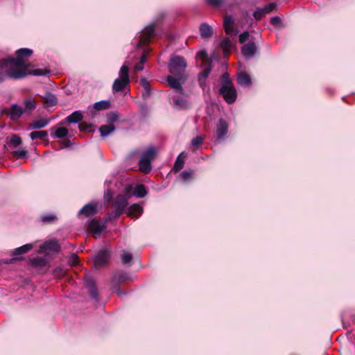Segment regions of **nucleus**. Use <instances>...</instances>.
<instances>
[{
  "label": "nucleus",
  "instance_id": "1",
  "mask_svg": "<svg viewBox=\"0 0 355 355\" xmlns=\"http://www.w3.org/2000/svg\"><path fill=\"white\" fill-rule=\"evenodd\" d=\"M25 77V67L20 59L8 58L0 62V83L8 78L20 79Z\"/></svg>",
  "mask_w": 355,
  "mask_h": 355
},
{
  "label": "nucleus",
  "instance_id": "2",
  "mask_svg": "<svg viewBox=\"0 0 355 355\" xmlns=\"http://www.w3.org/2000/svg\"><path fill=\"white\" fill-rule=\"evenodd\" d=\"M219 93L223 96L224 100L229 104L234 103L237 97V92L229 78V74L225 73L222 76V85Z\"/></svg>",
  "mask_w": 355,
  "mask_h": 355
},
{
  "label": "nucleus",
  "instance_id": "3",
  "mask_svg": "<svg viewBox=\"0 0 355 355\" xmlns=\"http://www.w3.org/2000/svg\"><path fill=\"white\" fill-rule=\"evenodd\" d=\"M131 190H132V185H127L125 187V194L118 195L114 200L112 207L114 209V217L119 216L121 214L128 205V199L132 196Z\"/></svg>",
  "mask_w": 355,
  "mask_h": 355
},
{
  "label": "nucleus",
  "instance_id": "4",
  "mask_svg": "<svg viewBox=\"0 0 355 355\" xmlns=\"http://www.w3.org/2000/svg\"><path fill=\"white\" fill-rule=\"evenodd\" d=\"M130 83L128 64L125 63L119 70V77L114 80L112 85L114 92H119L125 89Z\"/></svg>",
  "mask_w": 355,
  "mask_h": 355
},
{
  "label": "nucleus",
  "instance_id": "5",
  "mask_svg": "<svg viewBox=\"0 0 355 355\" xmlns=\"http://www.w3.org/2000/svg\"><path fill=\"white\" fill-rule=\"evenodd\" d=\"M33 51L26 48L20 49L16 51V55L17 56L16 59H20L24 63L25 67V76L28 74L34 76H44L48 74L49 73L48 69H36L33 71H29V65L25 62V61L23 60V57H28L31 55Z\"/></svg>",
  "mask_w": 355,
  "mask_h": 355
},
{
  "label": "nucleus",
  "instance_id": "6",
  "mask_svg": "<svg viewBox=\"0 0 355 355\" xmlns=\"http://www.w3.org/2000/svg\"><path fill=\"white\" fill-rule=\"evenodd\" d=\"M187 66V62L184 58L180 55H175L172 57L169 61V71L176 76H186L184 71Z\"/></svg>",
  "mask_w": 355,
  "mask_h": 355
},
{
  "label": "nucleus",
  "instance_id": "7",
  "mask_svg": "<svg viewBox=\"0 0 355 355\" xmlns=\"http://www.w3.org/2000/svg\"><path fill=\"white\" fill-rule=\"evenodd\" d=\"M178 78H175L173 76H168L167 77V82L168 85L172 88L176 90V93L180 92V94H182V85L184 83L185 80L187 79L186 76H177Z\"/></svg>",
  "mask_w": 355,
  "mask_h": 355
},
{
  "label": "nucleus",
  "instance_id": "8",
  "mask_svg": "<svg viewBox=\"0 0 355 355\" xmlns=\"http://www.w3.org/2000/svg\"><path fill=\"white\" fill-rule=\"evenodd\" d=\"M183 94V92L182 94L178 92L173 97V107L177 110H186L190 107V103Z\"/></svg>",
  "mask_w": 355,
  "mask_h": 355
},
{
  "label": "nucleus",
  "instance_id": "9",
  "mask_svg": "<svg viewBox=\"0 0 355 355\" xmlns=\"http://www.w3.org/2000/svg\"><path fill=\"white\" fill-rule=\"evenodd\" d=\"M154 25L153 24L146 26L141 32L140 33V40L137 43V46H141L147 44L151 37L154 34Z\"/></svg>",
  "mask_w": 355,
  "mask_h": 355
},
{
  "label": "nucleus",
  "instance_id": "10",
  "mask_svg": "<svg viewBox=\"0 0 355 355\" xmlns=\"http://www.w3.org/2000/svg\"><path fill=\"white\" fill-rule=\"evenodd\" d=\"M109 259L110 252L105 249H103L98 252L94 263L96 267H101L108 261Z\"/></svg>",
  "mask_w": 355,
  "mask_h": 355
},
{
  "label": "nucleus",
  "instance_id": "11",
  "mask_svg": "<svg viewBox=\"0 0 355 355\" xmlns=\"http://www.w3.org/2000/svg\"><path fill=\"white\" fill-rule=\"evenodd\" d=\"M24 114L23 108L17 104H12L7 114L12 121H17Z\"/></svg>",
  "mask_w": 355,
  "mask_h": 355
},
{
  "label": "nucleus",
  "instance_id": "12",
  "mask_svg": "<svg viewBox=\"0 0 355 355\" xmlns=\"http://www.w3.org/2000/svg\"><path fill=\"white\" fill-rule=\"evenodd\" d=\"M83 119V115L81 111L77 110L72 112L70 115L64 119V121H61L60 124H71V123H77L82 121Z\"/></svg>",
  "mask_w": 355,
  "mask_h": 355
},
{
  "label": "nucleus",
  "instance_id": "13",
  "mask_svg": "<svg viewBox=\"0 0 355 355\" xmlns=\"http://www.w3.org/2000/svg\"><path fill=\"white\" fill-rule=\"evenodd\" d=\"M225 33L228 35H236L239 31L234 27V19L231 15H226L223 21Z\"/></svg>",
  "mask_w": 355,
  "mask_h": 355
},
{
  "label": "nucleus",
  "instance_id": "14",
  "mask_svg": "<svg viewBox=\"0 0 355 355\" xmlns=\"http://www.w3.org/2000/svg\"><path fill=\"white\" fill-rule=\"evenodd\" d=\"M51 122L49 118H40L33 121L28 126L27 130L41 129L47 126Z\"/></svg>",
  "mask_w": 355,
  "mask_h": 355
},
{
  "label": "nucleus",
  "instance_id": "15",
  "mask_svg": "<svg viewBox=\"0 0 355 355\" xmlns=\"http://www.w3.org/2000/svg\"><path fill=\"white\" fill-rule=\"evenodd\" d=\"M85 284L89 289L90 296L96 299L98 295L97 289L96 288L95 282L93 278L89 275H85Z\"/></svg>",
  "mask_w": 355,
  "mask_h": 355
},
{
  "label": "nucleus",
  "instance_id": "16",
  "mask_svg": "<svg viewBox=\"0 0 355 355\" xmlns=\"http://www.w3.org/2000/svg\"><path fill=\"white\" fill-rule=\"evenodd\" d=\"M257 51V47L254 42H250L245 44L241 49L242 54L246 59L253 57Z\"/></svg>",
  "mask_w": 355,
  "mask_h": 355
},
{
  "label": "nucleus",
  "instance_id": "17",
  "mask_svg": "<svg viewBox=\"0 0 355 355\" xmlns=\"http://www.w3.org/2000/svg\"><path fill=\"white\" fill-rule=\"evenodd\" d=\"M228 125L226 121L223 119H219L216 125V132L218 139H223L227 133Z\"/></svg>",
  "mask_w": 355,
  "mask_h": 355
},
{
  "label": "nucleus",
  "instance_id": "18",
  "mask_svg": "<svg viewBox=\"0 0 355 355\" xmlns=\"http://www.w3.org/2000/svg\"><path fill=\"white\" fill-rule=\"evenodd\" d=\"M23 106L24 114L29 115L37 107V103L34 99L28 98L24 100Z\"/></svg>",
  "mask_w": 355,
  "mask_h": 355
},
{
  "label": "nucleus",
  "instance_id": "19",
  "mask_svg": "<svg viewBox=\"0 0 355 355\" xmlns=\"http://www.w3.org/2000/svg\"><path fill=\"white\" fill-rule=\"evenodd\" d=\"M143 213V208L137 205L133 204L128 208L127 214L128 216L133 218L139 217Z\"/></svg>",
  "mask_w": 355,
  "mask_h": 355
},
{
  "label": "nucleus",
  "instance_id": "20",
  "mask_svg": "<svg viewBox=\"0 0 355 355\" xmlns=\"http://www.w3.org/2000/svg\"><path fill=\"white\" fill-rule=\"evenodd\" d=\"M211 71L210 68L205 69L203 71H202L198 76V82L200 87L202 89L203 92H205L207 90V84H206V80L208 77L209 73ZM209 90V88H207V91Z\"/></svg>",
  "mask_w": 355,
  "mask_h": 355
},
{
  "label": "nucleus",
  "instance_id": "21",
  "mask_svg": "<svg viewBox=\"0 0 355 355\" xmlns=\"http://www.w3.org/2000/svg\"><path fill=\"white\" fill-rule=\"evenodd\" d=\"M96 212V205L94 203H89L85 205L80 211V214H84L86 216L94 215Z\"/></svg>",
  "mask_w": 355,
  "mask_h": 355
},
{
  "label": "nucleus",
  "instance_id": "22",
  "mask_svg": "<svg viewBox=\"0 0 355 355\" xmlns=\"http://www.w3.org/2000/svg\"><path fill=\"white\" fill-rule=\"evenodd\" d=\"M43 99L44 100L45 107H51L55 105L58 103L55 95L51 92H46L43 96Z\"/></svg>",
  "mask_w": 355,
  "mask_h": 355
},
{
  "label": "nucleus",
  "instance_id": "23",
  "mask_svg": "<svg viewBox=\"0 0 355 355\" xmlns=\"http://www.w3.org/2000/svg\"><path fill=\"white\" fill-rule=\"evenodd\" d=\"M88 230L96 234H100L103 230V226L96 220H92L88 223Z\"/></svg>",
  "mask_w": 355,
  "mask_h": 355
},
{
  "label": "nucleus",
  "instance_id": "24",
  "mask_svg": "<svg viewBox=\"0 0 355 355\" xmlns=\"http://www.w3.org/2000/svg\"><path fill=\"white\" fill-rule=\"evenodd\" d=\"M200 35L203 38L210 37L213 31L211 27L207 23H203L200 26Z\"/></svg>",
  "mask_w": 355,
  "mask_h": 355
},
{
  "label": "nucleus",
  "instance_id": "25",
  "mask_svg": "<svg viewBox=\"0 0 355 355\" xmlns=\"http://www.w3.org/2000/svg\"><path fill=\"white\" fill-rule=\"evenodd\" d=\"M237 81L239 85L244 87H248L251 84V80L250 76L245 73L243 72L240 73L238 75Z\"/></svg>",
  "mask_w": 355,
  "mask_h": 355
},
{
  "label": "nucleus",
  "instance_id": "26",
  "mask_svg": "<svg viewBox=\"0 0 355 355\" xmlns=\"http://www.w3.org/2000/svg\"><path fill=\"white\" fill-rule=\"evenodd\" d=\"M140 84L144 88V92L142 93L143 98H146L149 97L150 96V87L148 80L146 78H142L140 79Z\"/></svg>",
  "mask_w": 355,
  "mask_h": 355
},
{
  "label": "nucleus",
  "instance_id": "27",
  "mask_svg": "<svg viewBox=\"0 0 355 355\" xmlns=\"http://www.w3.org/2000/svg\"><path fill=\"white\" fill-rule=\"evenodd\" d=\"M115 130L114 126L112 124L103 125L99 128V132L101 137H105L113 132Z\"/></svg>",
  "mask_w": 355,
  "mask_h": 355
},
{
  "label": "nucleus",
  "instance_id": "28",
  "mask_svg": "<svg viewBox=\"0 0 355 355\" xmlns=\"http://www.w3.org/2000/svg\"><path fill=\"white\" fill-rule=\"evenodd\" d=\"M139 169L145 173H149L151 170L150 162H149L148 160H146L142 157H141V159L139 160Z\"/></svg>",
  "mask_w": 355,
  "mask_h": 355
},
{
  "label": "nucleus",
  "instance_id": "29",
  "mask_svg": "<svg viewBox=\"0 0 355 355\" xmlns=\"http://www.w3.org/2000/svg\"><path fill=\"white\" fill-rule=\"evenodd\" d=\"M40 248L42 250H50L53 251H58L60 249L59 245L56 241H46Z\"/></svg>",
  "mask_w": 355,
  "mask_h": 355
},
{
  "label": "nucleus",
  "instance_id": "30",
  "mask_svg": "<svg viewBox=\"0 0 355 355\" xmlns=\"http://www.w3.org/2000/svg\"><path fill=\"white\" fill-rule=\"evenodd\" d=\"M156 153V149L150 146L141 155V157L151 162V160L154 158Z\"/></svg>",
  "mask_w": 355,
  "mask_h": 355
},
{
  "label": "nucleus",
  "instance_id": "31",
  "mask_svg": "<svg viewBox=\"0 0 355 355\" xmlns=\"http://www.w3.org/2000/svg\"><path fill=\"white\" fill-rule=\"evenodd\" d=\"M147 192L145 187L143 184L137 185L134 191H131L132 196H135L138 198H143L146 195Z\"/></svg>",
  "mask_w": 355,
  "mask_h": 355
},
{
  "label": "nucleus",
  "instance_id": "32",
  "mask_svg": "<svg viewBox=\"0 0 355 355\" xmlns=\"http://www.w3.org/2000/svg\"><path fill=\"white\" fill-rule=\"evenodd\" d=\"M48 135L47 131L46 130H40V131H33L30 133L29 137L31 139H45Z\"/></svg>",
  "mask_w": 355,
  "mask_h": 355
},
{
  "label": "nucleus",
  "instance_id": "33",
  "mask_svg": "<svg viewBox=\"0 0 355 355\" xmlns=\"http://www.w3.org/2000/svg\"><path fill=\"white\" fill-rule=\"evenodd\" d=\"M33 248V245L31 243L24 245L19 248H17L14 250L13 254L14 255H19L23 254L28 252Z\"/></svg>",
  "mask_w": 355,
  "mask_h": 355
},
{
  "label": "nucleus",
  "instance_id": "34",
  "mask_svg": "<svg viewBox=\"0 0 355 355\" xmlns=\"http://www.w3.org/2000/svg\"><path fill=\"white\" fill-rule=\"evenodd\" d=\"M110 103L108 101H98L93 105L94 108L98 111L107 110L110 107Z\"/></svg>",
  "mask_w": 355,
  "mask_h": 355
},
{
  "label": "nucleus",
  "instance_id": "35",
  "mask_svg": "<svg viewBox=\"0 0 355 355\" xmlns=\"http://www.w3.org/2000/svg\"><path fill=\"white\" fill-rule=\"evenodd\" d=\"M220 47L223 49L224 54L227 55L232 47L231 40L229 38L223 39L220 43Z\"/></svg>",
  "mask_w": 355,
  "mask_h": 355
},
{
  "label": "nucleus",
  "instance_id": "36",
  "mask_svg": "<svg viewBox=\"0 0 355 355\" xmlns=\"http://www.w3.org/2000/svg\"><path fill=\"white\" fill-rule=\"evenodd\" d=\"M184 153H181L178 157H177L176 160H175V162L174 164V166H173V169L175 171H180L183 166H184V159L182 157V155H183Z\"/></svg>",
  "mask_w": 355,
  "mask_h": 355
},
{
  "label": "nucleus",
  "instance_id": "37",
  "mask_svg": "<svg viewBox=\"0 0 355 355\" xmlns=\"http://www.w3.org/2000/svg\"><path fill=\"white\" fill-rule=\"evenodd\" d=\"M277 7L275 3H270L263 8H259V12H262V14L266 15L274 10Z\"/></svg>",
  "mask_w": 355,
  "mask_h": 355
},
{
  "label": "nucleus",
  "instance_id": "38",
  "mask_svg": "<svg viewBox=\"0 0 355 355\" xmlns=\"http://www.w3.org/2000/svg\"><path fill=\"white\" fill-rule=\"evenodd\" d=\"M68 135V130L66 128L60 127L58 128L55 133H54V137L55 138H60L62 139L67 137Z\"/></svg>",
  "mask_w": 355,
  "mask_h": 355
},
{
  "label": "nucleus",
  "instance_id": "39",
  "mask_svg": "<svg viewBox=\"0 0 355 355\" xmlns=\"http://www.w3.org/2000/svg\"><path fill=\"white\" fill-rule=\"evenodd\" d=\"M31 263L34 266L42 267V266H45L46 260H45V259H44L42 257H34V258L31 259Z\"/></svg>",
  "mask_w": 355,
  "mask_h": 355
},
{
  "label": "nucleus",
  "instance_id": "40",
  "mask_svg": "<svg viewBox=\"0 0 355 355\" xmlns=\"http://www.w3.org/2000/svg\"><path fill=\"white\" fill-rule=\"evenodd\" d=\"M21 142V139L18 135H13L10 138V145L13 148H16L19 146Z\"/></svg>",
  "mask_w": 355,
  "mask_h": 355
},
{
  "label": "nucleus",
  "instance_id": "41",
  "mask_svg": "<svg viewBox=\"0 0 355 355\" xmlns=\"http://www.w3.org/2000/svg\"><path fill=\"white\" fill-rule=\"evenodd\" d=\"M132 256L130 253L123 251L121 254V262L123 264H127L131 261Z\"/></svg>",
  "mask_w": 355,
  "mask_h": 355
},
{
  "label": "nucleus",
  "instance_id": "42",
  "mask_svg": "<svg viewBox=\"0 0 355 355\" xmlns=\"http://www.w3.org/2000/svg\"><path fill=\"white\" fill-rule=\"evenodd\" d=\"M12 153L17 158H24L26 155L27 152L24 149H19L14 150Z\"/></svg>",
  "mask_w": 355,
  "mask_h": 355
},
{
  "label": "nucleus",
  "instance_id": "43",
  "mask_svg": "<svg viewBox=\"0 0 355 355\" xmlns=\"http://www.w3.org/2000/svg\"><path fill=\"white\" fill-rule=\"evenodd\" d=\"M56 219V216L54 214H48L42 216L41 220L44 223H51Z\"/></svg>",
  "mask_w": 355,
  "mask_h": 355
},
{
  "label": "nucleus",
  "instance_id": "44",
  "mask_svg": "<svg viewBox=\"0 0 355 355\" xmlns=\"http://www.w3.org/2000/svg\"><path fill=\"white\" fill-rule=\"evenodd\" d=\"M204 138L202 136H198L193 138L191 141L193 146L198 148L203 142Z\"/></svg>",
  "mask_w": 355,
  "mask_h": 355
},
{
  "label": "nucleus",
  "instance_id": "45",
  "mask_svg": "<svg viewBox=\"0 0 355 355\" xmlns=\"http://www.w3.org/2000/svg\"><path fill=\"white\" fill-rule=\"evenodd\" d=\"M68 263L70 266H75L78 263V257L76 254H72L69 258Z\"/></svg>",
  "mask_w": 355,
  "mask_h": 355
},
{
  "label": "nucleus",
  "instance_id": "46",
  "mask_svg": "<svg viewBox=\"0 0 355 355\" xmlns=\"http://www.w3.org/2000/svg\"><path fill=\"white\" fill-rule=\"evenodd\" d=\"M192 174H193V171L191 170L190 171H184L180 173V177L182 178V179L183 180L186 181L191 177Z\"/></svg>",
  "mask_w": 355,
  "mask_h": 355
},
{
  "label": "nucleus",
  "instance_id": "47",
  "mask_svg": "<svg viewBox=\"0 0 355 355\" xmlns=\"http://www.w3.org/2000/svg\"><path fill=\"white\" fill-rule=\"evenodd\" d=\"M206 1L208 3H209L211 6H219L223 2V0H206Z\"/></svg>",
  "mask_w": 355,
  "mask_h": 355
},
{
  "label": "nucleus",
  "instance_id": "48",
  "mask_svg": "<svg viewBox=\"0 0 355 355\" xmlns=\"http://www.w3.org/2000/svg\"><path fill=\"white\" fill-rule=\"evenodd\" d=\"M54 274L55 276L60 277L64 275L65 271L62 268H57L54 270Z\"/></svg>",
  "mask_w": 355,
  "mask_h": 355
},
{
  "label": "nucleus",
  "instance_id": "49",
  "mask_svg": "<svg viewBox=\"0 0 355 355\" xmlns=\"http://www.w3.org/2000/svg\"><path fill=\"white\" fill-rule=\"evenodd\" d=\"M265 15L262 14V12H259V8H257L253 13V16L254 19L257 21L260 20Z\"/></svg>",
  "mask_w": 355,
  "mask_h": 355
},
{
  "label": "nucleus",
  "instance_id": "50",
  "mask_svg": "<svg viewBox=\"0 0 355 355\" xmlns=\"http://www.w3.org/2000/svg\"><path fill=\"white\" fill-rule=\"evenodd\" d=\"M249 37L248 32H244L239 35V42L241 43L245 42Z\"/></svg>",
  "mask_w": 355,
  "mask_h": 355
},
{
  "label": "nucleus",
  "instance_id": "51",
  "mask_svg": "<svg viewBox=\"0 0 355 355\" xmlns=\"http://www.w3.org/2000/svg\"><path fill=\"white\" fill-rule=\"evenodd\" d=\"M270 21L274 26H279L281 24V19L278 17H272Z\"/></svg>",
  "mask_w": 355,
  "mask_h": 355
},
{
  "label": "nucleus",
  "instance_id": "52",
  "mask_svg": "<svg viewBox=\"0 0 355 355\" xmlns=\"http://www.w3.org/2000/svg\"><path fill=\"white\" fill-rule=\"evenodd\" d=\"M118 119V114L115 112H112L108 116V120L110 121H115Z\"/></svg>",
  "mask_w": 355,
  "mask_h": 355
},
{
  "label": "nucleus",
  "instance_id": "53",
  "mask_svg": "<svg viewBox=\"0 0 355 355\" xmlns=\"http://www.w3.org/2000/svg\"><path fill=\"white\" fill-rule=\"evenodd\" d=\"M112 196V193L110 189H107L105 191L104 197H105V200H109L110 199H111Z\"/></svg>",
  "mask_w": 355,
  "mask_h": 355
},
{
  "label": "nucleus",
  "instance_id": "54",
  "mask_svg": "<svg viewBox=\"0 0 355 355\" xmlns=\"http://www.w3.org/2000/svg\"><path fill=\"white\" fill-rule=\"evenodd\" d=\"M144 69V64H141V62H139V64H138L134 67V70L136 71H142Z\"/></svg>",
  "mask_w": 355,
  "mask_h": 355
},
{
  "label": "nucleus",
  "instance_id": "55",
  "mask_svg": "<svg viewBox=\"0 0 355 355\" xmlns=\"http://www.w3.org/2000/svg\"><path fill=\"white\" fill-rule=\"evenodd\" d=\"M146 61V54L144 53L143 55H141V58H140V62H141V64H144Z\"/></svg>",
  "mask_w": 355,
  "mask_h": 355
},
{
  "label": "nucleus",
  "instance_id": "56",
  "mask_svg": "<svg viewBox=\"0 0 355 355\" xmlns=\"http://www.w3.org/2000/svg\"><path fill=\"white\" fill-rule=\"evenodd\" d=\"M198 55L202 58V59H205L207 56V53L205 51H200L199 53H198Z\"/></svg>",
  "mask_w": 355,
  "mask_h": 355
},
{
  "label": "nucleus",
  "instance_id": "57",
  "mask_svg": "<svg viewBox=\"0 0 355 355\" xmlns=\"http://www.w3.org/2000/svg\"><path fill=\"white\" fill-rule=\"evenodd\" d=\"M114 292L116 293V294L119 296V297H121L123 293L120 291L119 288L118 287H116L114 288Z\"/></svg>",
  "mask_w": 355,
  "mask_h": 355
},
{
  "label": "nucleus",
  "instance_id": "58",
  "mask_svg": "<svg viewBox=\"0 0 355 355\" xmlns=\"http://www.w3.org/2000/svg\"><path fill=\"white\" fill-rule=\"evenodd\" d=\"M82 126H83V124H80L79 127H80V130H82Z\"/></svg>",
  "mask_w": 355,
  "mask_h": 355
},
{
  "label": "nucleus",
  "instance_id": "59",
  "mask_svg": "<svg viewBox=\"0 0 355 355\" xmlns=\"http://www.w3.org/2000/svg\"><path fill=\"white\" fill-rule=\"evenodd\" d=\"M119 279L120 280H123V279L121 277H119Z\"/></svg>",
  "mask_w": 355,
  "mask_h": 355
}]
</instances>
